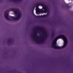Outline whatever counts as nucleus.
I'll list each match as a JSON object with an SVG mask.
<instances>
[{
	"instance_id": "nucleus-1",
	"label": "nucleus",
	"mask_w": 73,
	"mask_h": 73,
	"mask_svg": "<svg viewBox=\"0 0 73 73\" xmlns=\"http://www.w3.org/2000/svg\"><path fill=\"white\" fill-rule=\"evenodd\" d=\"M67 42L66 37L64 35H60L52 41V46L54 49H62L66 46Z\"/></svg>"
},
{
	"instance_id": "nucleus-2",
	"label": "nucleus",
	"mask_w": 73,
	"mask_h": 73,
	"mask_svg": "<svg viewBox=\"0 0 73 73\" xmlns=\"http://www.w3.org/2000/svg\"><path fill=\"white\" fill-rule=\"evenodd\" d=\"M46 37H47V34L45 31H44L43 34L41 37L39 38V37H37L36 36V35H35L34 37V40L36 42L40 43L43 42L44 39L46 38Z\"/></svg>"
},
{
	"instance_id": "nucleus-3",
	"label": "nucleus",
	"mask_w": 73,
	"mask_h": 73,
	"mask_svg": "<svg viewBox=\"0 0 73 73\" xmlns=\"http://www.w3.org/2000/svg\"><path fill=\"white\" fill-rule=\"evenodd\" d=\"M42 7L43 8L42 9H38L37 8H36V12H40L42 13H46L47 12V14L48 13V9L46 7L45 5L44 4H42Z\"/></svg>"
},
{
	"instance_id": "nucleus-4",
	"label": "nucleus",
	"mask_w": 73,
	"mask_h": 73,
	"mask_svg": "<svg viewBox=\"0 0 73 73\" xmlns=\"http://www.w3.org/2000/svg\"><path fill=\"white\" fill-rule=\"evenodd\" d=\"M14 12L16 14V17L15 18L13 17V20L14 21L19 20L21 17L22 15L19 12H18L16 9H15L14 10Z\"/></svg>"
},
{
	"instance_id": "nucleus-5",
	"label": "nucleus",
	"mask_w": 73,
	"mask_h": 73,
	"mask_svg": "<svg viewBox=\"0 0 73 73\" xmlns=\"http://www.w3.org/2000/svg\"><path fill=\"white\" fill-rule=\"evenodd\" d=\"M7 11H6L5 13V16L6 20H9V18L8 17V14L7 13Z\"/></svg>"
},
{
	"instance_id": "nucleus-6",
	"label": "nucleus",
	"mask_w": 73,
	"mask_h": 73,
	"mask_svg": "<svg viewBox=\"0 0 73 73\" xmlns=\"http://www.w3.org/2000/svg\"><path fill=\"white\" fill-rule=\"evenodd\" d=\"M39 17H40V16H39Z\"/></svg>"
},
{
	"instance_id": "nucleus-7",
	"label": "nucleus",
	"mask_w": 73,
	"mask_h": 73,
	"mask_svg": "<svg viewBox=\"0 0 73 73\" xmlns=\"http://www.w3.org/2000/svg\"><path fill=\"white\" fill-rule=\"evenodd\" d=\"M45 15H44V16H45Z\"/></svg>"
}]
</instances>
